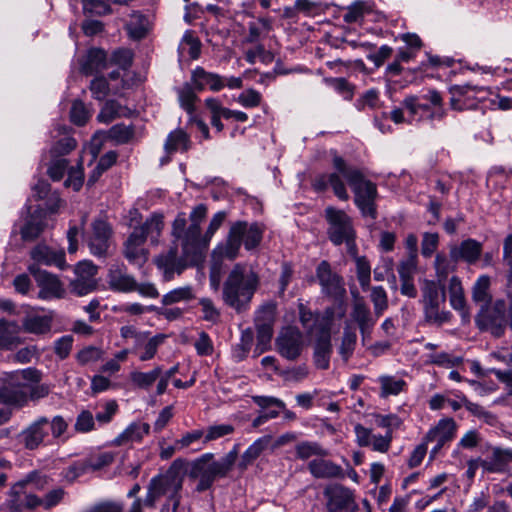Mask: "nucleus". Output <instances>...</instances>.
I'll return each mask as SVG.
<instances>
[{
    "label": "nucleus",
    "mask_w": 512,
    "mask_h": 512,
    "mask_svg": "<svg viewBox=\"0 0 512 512\" xmlns=\"http://www.w3.org/2000/svg\"><path fill=\"white\" fill-rule=\"evenodd\" d=\"M207 215V206L198 204L190 215V225L184 212H179L172 223L173 245L155 259L157 267L164 272V279L170 281L174 273L181 274L189 254H195L200 243L201 223Z\"/></svg>",
    "instance_id": "1"
},
{
    "label": "nucleus",
    "mask_w": 512,
    "mask_h": 512,
    "mask_svg": "<svg viewBox=\"0 0 512 512\" xmlns=\"http://www.w3.org/2000/svg\"><path fill=\"white\" fill-rule=\"evenodd\" d=\"M258 276L241 264L230 270L222 285V301L237 313H243L250 307L258 288Z\"/></svg>",
    "instance_id": "2"
},
{
    "label": "nucleus",
    "mask_w": 512,
    "mask_h": 512,
    "mask_svg": "<svg viewBox=\"0 0 512 512\" xmlns=\"http://www.w3.org/2000/svg\"><path fill=\"white\" fill-rule=\"evenodd\" d=\"M263 229L258 223L237 221L229 229L226 240L212 252L215 261L234 260L239 256L242 243L246 250L256 248L262 241Z\"/></svg>",
    "instance_id": "3"
},
{
    "label": "nucleus",
    "mask_w": 512,
    "mask_h": 512,
    "mask_svg": "<svg viewBox=\"0 0 512 512\" xmlns=\"http://www.w3.org/2000/svg\"><path fill=\"white\" fill-rule=\"evenodd\" d=\"M333 166L343 174L350 185L354 192V203L359 208L361 214L364 217L376 219V185L370 180H367L359 169L348 166L345 160L340 156L333 158Z\"/></svg>",
    "instance_id": "4"
},
{
    "label": "nucleus",
    "mask_w": 512,
    "mask_h": 512,
    "mask_svg": "<svg viewBox=\"0 0 512 512\" xmlns=\"http://www.w3.org/2000/svg\"><path fill=\"white\" fill-rule=\"evenodd\" d=\"M238 457L236 448L228 452L224 457L215 461L212 453H206L192 463L190 477L199 479L196 490L203 492L209 489L216 478L228 475Z\"/></svg>",
    "instance_id": "5"
},
{
    "label": "nucleus",
    "mask_w": 512,
    "mask_h": 512,
    "mask_svg": "<svg viewBox=\"0 0 512 512\" xmlns=\"http://www.w3.org/2000/svg\"><path fill=\"white\" fill-rule=\"evenodd\" d=\"M325 218L328 222L327 234L335 245L346 243L350 251H355V231L352 219L343 210L329 206L325 209Z\"/></svg>",
    "instance_id": "6"
},
{
    "label": "nucleus",
    "mask_w": 512,
    "mask_h": 512,
    "mask_svg": "<svg viewBox=\"0 0 512 512\" xmlns=\"http://www.w3.org/2000/svg\"><path fill=\"white\" fill-rule=\"evenodd\" d=\"M505 311V301L497 299L479 309L475 322L481 330L489 331L493 336L500 337L503 335L508 321L505 317Z\"/></svg>",
    "instance_id": "7"
},
{
    "label": "nucleus",
    "mask_w": 512,
    "mask_h": 512,
    "mask_svg": "<svg viewBox=\"0 0 512 512\" xmlns=\"http://www.w3.org/2000/svg\"><path fill=\"white\" fill-rule=\"evenodd\" d=\"M450 107L456 111L476 109L478 103L486 99L488 91L484 87L470 84L454 85L449 88Z\"/></svg>",
    "instance_id": "8"
},
{
    "label": "nucleus",
    "mask_w": 512,
    "mask_h": 512,
    "mask_svg": "<svg viewBox=\"0 0 512 512\" xmlns=\"http://www.w3.org/2000/svg\"><path fill=\"white\" fill-rule=\"evenodd\" d=\"M29 273L39 287L38 297L42 300L61 299L65 296V288L59 277L36 264L28 266Z\"/></svg>",
    "instance_id": "9"
},
{
    "label": "nucleus",
    "mask_w": 512,
    "mask_h": 512,
    "mask_svg": "<svg viewBox=\"0 0 512 512\" xmlns=\"http://www.w3.org/2000/svg\"><path fill=\"white\" fill-rule=\"evenodd\" d=\"M182 483V477L170 469L165 474L152 478L149 487L159 497L169 494L168 500L173 502L172 512H176L180 504L179 491L182 489Z\"/></svg>",
    "instance_id": "10"
},
{
    "label": "nucleus",
    "mask_w": 512,
    "mask_h": 512,
    "mask_svg": "<svg viewBox=\"0 0 512 512\" xmlns=\"http://www.w3.org/2000/svg\"><path fill=\"white\" fill-rule=\"evenodd\" d=\"M277 352L285 359L295 361L302 353L304 340L302 333L295 327L283 328L275 341Z\"/></svg>",
    "instance_id": "11"
},
{
    "label": "nucleus",
    "mask_w": 512,
    "mask_h": 512,
    "mask_svg": "<svg viewBox=\"0 0 512 512\" xmlns=\"http://www.w3.org/2000/svg\"><path fill=\"white\" fill-rule=\"evenodd\" d=\"M74 271L76 277L69 285L72 293L77 296H85L96 288L95 276L98 268L91 261L79 262Z\"/></svg>",
    "instance_id": "12"
},
{
    "label": "nucleus",
    "mask_w": 512,
    "mask_h": 512,
    "mask_svg": "<svg viewBox=\"0 0 512 512\" xmlns=\"http://www.w3.org/2000/svg\"><path fill=\"white\" fill-rule=\"evenodd\" d=\"M324 496L328 512H354L357 509L352 492L341 485L327 487Z\"/></svg>",
    "instance_id": "13"
},
{
    "label": "nucleus",
    "mask_w": 512,
    "mask_h": 512,
    "mask_svg": "<svg viewBox=\"0 0 512 512\" xmlns=\"http://www.w3.org/2000/svg\"><path fill=\"white\" fill-rule=\"evenodd\" d=\"M316 278L321 286L322 293L330 297L342 296L345 293L343 279L331 265L323 260L316 268Z\"/></svg>",
    "instance_id": "14"
},
{
    "label": "nucleus",
    "mask_w": 512,
    "mask_h": 512,
    "mask_svg": "<svg viewBox=\"0 0 512 512\" xmlns=\"http://www.w3.org/2000/svg\"><path fill=\"white\" fill-rule=\"evenodd\" d=\"M352 295L354 297V302L352 304L350 317L357 324L361 333L362 342L365 343L366 340L370 338L376 320L363 298L355 292H352Z\"/></svg>",
    "instance_id": "15"
},
{
    "label": "nucleus",
    "mask_w": 512,
    "mask_h": 512,
    "mask_svg": "<svg viewBox=\"0 0 512 512\" xmlns=\"http://www.w3.org/2000/svg\"><path fill=\"white\" fill-rule=\"evenodd\" d=\"M28 384L16 381L9 374L0 387V403L7 406L23 407L27 403Z\"/></svg>",
    "instance_id": "16"
},
{
    "label": "nucleus",
    "mask_w": 512,
    "mask_h": 512,
    "mask_svg": "<svg viewBox=\"0 0 512 512\" xmlns=\"http://www.w3.org/2000/svg\"><path fill=\"white\" fill-rule=\"evenodd\" d=\"M225 218H226V212H224V211H219L213 215L204 235H202L200 233V243H199L198 248L195 251V254L188 255V257L185 261V268L188 266L197 265L200 262H202V260L204 258V254H205L206 250L208 249L211 239L213 238L216 231L221 227Z\"/></svg>",
    "instance_id": "17"
},
{
    "label": "nucleus",
    "mask_w": 512,
    "mask_h": 512,
    "mask_svg": "<svg viewBox=\"0 0 512 512\" xmlns=\"http://www.w3.org/2000/svg\"><path fill=\"white\" fill-rule=\"evenodd\" d=\"M112 229L101 219L92 223V233L88 240L90 252L97 257H105L108 252Z\"/></svg>",
    "instance_id": "18"
},
{
    "label": "nucleus",
    "mask_w": 512,
    "mask_h": 512,
    "mask_svg": "<svg viewBox=\"0 0 512 512\" xmlns=\"http://www.w3.org/2000/svg\"><path fill=\"white\" fill-rule=\"evenodd\" d=\"M32 264L46 266H56L63 270L66 268L65 252L63 249H53L52 247L39 243L30 251Z\"/></svg>",
    "instance_id": "19"
},
{
    "label": "nucleus",
    "mask_w": 512,
    "mask_h": 512,
    "mask_svg": "<svg viewBox=\"0 0 512 512\" xmlns=\"http://www.w3.org/2000/svg\"><path fill=\"white\" fill-rule=\"evenodd\" d=\"M450 257L453 260L463 261L469 265L475 264L482 254L483 245L475 239H466L459 244L450 245Z\"/></svg>",
    "instance_id": "20"
},
{
    "label": "nucleus",
    "mask_w": 512,
    "mask_h": 512,
    "mask_svg": "<svg viewBox=\"0 0 512 512\" xmlns=\"http://www.w3.org/2000/svg\"><path fill=\"white\" fill-rule=\"evenodd\" d=\"M46 484L47 480L45 477L39 476L36 472H31L25 479L12 485L9 491V496L11 497L10 507L19 509L22 506L21 496L26 494L28 486H31L32 489H43Z\"/></svg>",
    "instance_id": "21"
},
{
    "label": "nucleus",
    "mask_w": 512,
    "mask_h": 512,
    "mask_svg": "<svg viewBox=\"0 0 512 512\" xmlns=\"http://www.w3.org/2000/svg\"><path fill=\"white\" fill-rule=\"evenodd\" d=\"M333 173L322 174L315 178L313 181V187L316 191H324L328 187H331L334 194L343 201H347L349 199V194L347 192L345 183L343 181L342 173H340L337 169Z\"/></svg>",
    "instance_id": "22"
},
{
    "label": "nucleus",
    "mask_w": 512,
    "mask_h": 512,
    "mask_svg": "<svg viewBox=\"0 0 512 512\" xmlns=\"http://www.w3.org/2000/svg\"><path fill=\"white\" fill-rule=\"evenodd\" d=\"M107 283L114 292L129 293L135 291L136 280L128 274L124 266L113 265L108 271Z\"/></svg>",
    "instance_id": "23"
},
{
    "label": "nucleus",
    "mask_w": 512,
    "mask_h": 512,
    "mask_svg": "<svg viewBox=\"0 0 512 512\" xmlns=\"http://www.w3.org/2000/svg\"><path fill=\"white\" fill-rule=\"evenodd\" d=\"M457 431V423L451 417H445L438 421V423L429 429L424 437L426 443L439 442L446 444L454 439Z\"/></svg>",
    "instance_id": "24"
},
{
    "label": "nucleus",
    "mask_w": 512,
    "mask_h": 512,
    "mask_svg": "<svg viewBox=\"0 0 512 512\" xmlns=\"http://www.w3.org/2000/svg\"><path fill=\"white\" fill-rule=\"evenodd\" d=\"M512 461V450L493 447L485 459H479V465L490 473L504 472Z\"/></svg>",
    "instance_id": "25"
},
{
    "label": "nucleus",
    "mask_w": 512,
    "mask_h": 512,
    "mask_svg": "<svg viewBox=\"0 0 512 512\" xmlns=\"http://www.w3.org/2000/svg\"><path fill=\"white\" fill-rule=\"evenodd\" d=\"M145 229L135 228L125 243L124 255L129 262L141 264L145 262L146 257L143 253V244L146 241Z\"/></svg>",
    "instance_id": "26"
},
{
    "label": "nucleus",
    "mask_w": 512,
    "mask_h": 512,
    "mask_svg": "<svg viewBox=\"0 0 512 512\" xmlns=\"http://www.w3.org/2000/svg\"><path fill=\"white\" fill-rule=\"evenodd\" d=\"M49 424L46 417H41L31 425H29L21 433L22 442L27 449H36L47 436V430L45 427Z\"/></svg>",
    "instance_id": "27"
},
{
    "label": "nucleus",
    "mask_w": 512,
    "mask_h": 512,
    "mask_svg": "<svg viewBox=\"0 0 512 512\" xmlns=\"http://www.w3.org/2000/svg\"><path fill=\"white\" fill-rule=\"evenodd\" d=\"M448 292L450 305L453 309L460 312L464 322H468L470 313L466 305L464 290L459 277H451L448 285Z\"/></svg>",
    "instance_id": "28"
},
{
    "label": "nucleus",
    "mask_w": 512,
    "mask_h": 512,
    "mask_svg": "<svg viewBox=\"0 0 512 512\" xmlns=\"http://www.w3.org/2000/svg\"><path fill=\"white\" fill-rule=\"evenodd\" d=\"M21 327L15 321L0 319V350H12L22 343Z\"/></svg>",
    "instance_id": "29"
},
{
    "label": "nucleus",
    "mask_w": 512,
    "mask_h": 512,
    "mask_svg": "<svg viewBox=\"0 0 512 512\" xmlns=\"http://www.w3.org/2000/svg\"><path fill=\"white\" fill-rule=\"evenodd\" d=\"M308 470L315 478H343V469L324 457L313 459L308 464Z\"/></svg>",
    "instance_id": "30"
},
{
    "label": "nucleus",
    "mask_w": 512,
    "mask_h": 512,
    "mask_svg": "<svg viewBox=\"0 0 512 512\" xmlns=\"http://www.w3.org/2000/svg\"><path fill=\"white\" fill-rule=\"evenodd\" d=\"M191 80L197 90H203L206 85L212 91H219L225 87L223 77L216 73L207 72L202 67H197L192 71Z\"/></svg>",
    "instance_id": "31"
},
{
    "label": "nucleus",
    "mask_w": 512,
    "mask_h": 512,
    "mask_svg": "<svg viewBox=\"0 0 512 512\" xmlns=\"http://www.w3.org/2000/svg\"><path fill=\"white\" fill-rule=\"evenodd\" d=\"M114 460L112 453L105 452L95 457H91L88 460L75 464L69 468V472L73 473L72 478H76L89 470L95 471L100 470L103 467L110 465Z\"/></svg>",
    "instance_id": "32"
},
{
    "label": "nucleus",
    "mask_w": 512,
    "mask_h": 512,
    "mask_svg": "<svg viewBox=\"0 0 512 512\" xmlns=\"http://www.w3.org/2000/svg\"><path fill=\"white\" fill-rule=\"evenodd\" d=\"M272 441V436L265 435L255 440L243 453L238 463L240 470H246L261 454L268 448Z\"/></svg>",
    "instance_id": "33"
},
{
    "label": "nucleus",
    "mask_w": 512,
    "mask_h": 512,
    "mask_svg": "<svg viewBox=\"0 0 512 512\" xmlns=\"http://www.w3.org/2000/svg\"><path fill=\"white\" fill-rule=\"evenodd\" d=\"M149 431L150 425L148 423L133 422L114 439V444L121 446L131 442H139Z\"/></svg>",
    "instance_id": "34"
},
{
    "label": "nucleus",
    "mask_w": 512,
    "mask_h": 512,
    "mask_svg": "<svg viewBox=\"0 0 512 512\" xmlns=\"http://www.w3.org/2000/svg\"><path fill=\"white\" fill-rule=\"evenodd\" d=\"M106 68V53L104 50L93 48L89 50L81 64V72L85 75H93Z\"/></svg>",
    "instance_id": "35"
},
{
    "label": "nucleus",
    "mask_w": 512,
    "mask_h": 512,
    "mask_svg": "<svg viewBox=\"0 0 512 512\" xmlns=\"http://www.w3.org/2000/svg\"><path fill=\"white\" fill-rule=\"evenodd\" d=\"M125 27L131 39L140 40L148 34L150 22L145 15L139 12H133Z\"/></svg>",
    "instance_id": "36"
},
{
    "label": "nucleus",
    "mask_w": 512,
    "mask_h": 512,
    "mask_svg": "<svg viewBox=\"0 0 512 512\" xmlns=\"http://www.w3.org/2000/svg\"><path fill=\"white\" fill-rule=\"evenodd\" d=\"M53 317L51 315H33L23 320L22 328L25 332L45 335L51 331Z\"/></svg>",
    "instance_id": "37"
},
{
    "label": "nucleus",
    "mask_w": 512,
    "mask_h": 512,
    "mask_svg": "<svg viewBox=\"0 0 512 512\" xmlns=\"http://www.w3.org/2000/svg\"><path fill=\"white\" fill-rule=\"evenodd\" d=\"M134 131L131 127L117 124L112 126L108 131H98L94 135V140L100 138L101 140H112L117 144H124L130 141L133 137Z\"/></svg>",
    "instance_id": "38"
},
{
    "label": "nucleus",
    "mask_w": 512,
    "mask_h": 512,
    "mask_svg": "<svg viewBox=\"0 0 512 512\" xmlns=\"http://www.w3.org/2000/svg\"><path fill=\"white\" fill-rule=\"evenodd\" d=\"M332 352L331 340L329 335H324L317 340L314 351V363L319 369L326 370L330 365V355Z\"/></svg>",
    "instance_id": "39"
},
{
    "label": "nucleus",
    "mask_w": 512,
    "mask_h": 512,
    "mask_svg": "<svg viewBox=\"0 0 512 512\" xmlns=\"http://www.w3.org/2000/svg\"><path fill=\"white\" fill-rule=\"evenodd\" d=\"M490 277L487 275L480 276L472 288V300L480 308L492 302L490 294Z\"/></svg>",
    "instance_id": "40"
},
{
    "label": "nucleus",
    "mask_w": 512,
    "mask_h": 512,
    "mask_svg": "<svg viewBox=\"0 0 512 512\" xmlns=\"http://www.w3.org/2000/svg\"><path fill=\"white\" fill-rule=\"evenodd\" d=\"M162 374V367L155 366L148 372L132 371L130 373V380L139 389L148 390L158 380Z\"/></svg>",
    "instance_id": "41"
},
{
    "label": "nucleus",
    "mask_w": 512,
    "mask_h": 512,
    "mask_svg": "<svg viewBox=\"0 0 512 512\" xmlns=\"http://www.w3.org/2000/svg\"><path fill=\"white\" fill-rule=\"evenodd\" d=\"M164 148L169 154L178 150L187 151L190 148V139L188 134L182 129L172 131L166 139Z\"/></svg>",
    "instance_id": "42"
},
{
    "label": "nucleus",
    "mask_w": 512,
    "mask_h": 512,
    "mask_svg": "<svg viewBox=\"0 0 512 512\" xmlns=\"http://www.w3.org/2000/svg\"><path fill=\"white\" fill-rule=\"evenodd\" d=\"M445 301L444 290L440 291L434 282L427 281L422 289L423 308L435 307Z\"/></svg>",
    "instance_id": "43"
},
{
    "label": "nucleus",
    "mask_w": 512,
    "mask_h": 512,
    "mask_svg": "<svg viewBox=\"0 0 512 512\" xmlns=\"http://www.w3.org/2000/svg\"><path fill=\"white\" fill-rule=\"evenodd\" d=\"M357 344V334L349 325H346L341 338L338 352L341 358L347 362L354 353Z\"/></svg>",
    "instance_id": "44"
},
{
    "label": "nucleus",
    "mask_w": 512,
    "mask_h": 512,
    "mask_svg": "<svg viewBox=\"0 0 512 512\" xmlns=\"http://www.w3.org/2000/svg\"><path fill=\"white\" fill-rule=\"evenodd\" d=\"M120 335L125 340H132L133 347L131 349V353H138L142 348L143 344L149 339V332H142L136 329V327L132 325L122 326L120 328Z\"/></svg>",
    "instance_id": "45"
},
{
    "label": "nucleus",
    "mask_w": 512,
    "mask_h": 512,
    "mask_svg": "<svg viewBox=\"0 0 512 512\" xmlns=\"http://www.w3.org/2000/svg\"><path fill=\"white\" fill-rule=\"evenodd\" d=\"M295 452L296 457L301 460H307L313 456L325 457L328 455L327 450H325L320 444L310 441L298 443L295 447Z\"/></svg>",
    "instance_id": "46"
},
{
    "label": "nucleus",
    "mask_w": 512,
    "mask_h": 512,
    "mask_svg": "<svg viewBox=\"0 0 512 512\" xmlns=\"http://www.w3.org/2000/svg\"><path fill=\"white\" fill-rule=\"evenodd\" d=\"M372 6L366 1H356L347 8V12L343 15L346 23H355L363 19L366 14L371 13Z\"/></svg>",
    "instance_id": "47"
},
{
    "label": "nucleus",
    "mask_w": 512,
    "mask_h": 512,
    "mask_svg": "<svg viewBox=\"0 0 512 512\" xmlns=\"http://www.w3.org/2000/svg\"><path fill=\"white\" fill-rule=\"evenodd\" d=\"M457 263L458 261L453 260L450 256L448 258L443 254H437L434 261V267L438 281H444L451 272L456 271Z\"/></svg>",
    "instance_id": "48"
},
{
    "label": "nucleus",
    "mask_w": 512,
    "mask_h": 512,
    "mask_svg": "<svg viewBox=\"0 0 512 512\" xmlns=\"http://www.w3.org/2000/svg\"><path fill=\"white\" fill-rule=\"evenodd\" d=\"M381 385V396L388 397L390 395H398L406 386V382L401 378L393 376L379 377Z\"/></svg>",
    "instance_id": "49"
},
{
    "label": "nucleus",
    "mask_w": 512,
    "mask_h": 512,
    "mask_svg": "<svg viewBox=\"0 0 512 512\" xmlns=\"http://www.w3.org/2000/svg\"><path fill=\"white\" fill-rule=\"evenodd\" d=\"M194 298L191 286H184L173 289L162 297L164 305H172L181 301H188Z\"/></svg>",
    "instance_id": "50"
},
{
    "label": "nucleus",
    "mask_w": 512,
    "mask_h": 512,
    "mask_svg": "<svg viewBox=\"0 0 512 512\" xmlns=\"http://www.w3.org/2000/svg\"><path fill=\"white\" fill-rule=\"evenodd\" d=\"M180 49L182 52H187L192 59H197L201 53V43L193 32L186 31L181 40Z\"/></svg>",
    "instance_id": "51"
},
{
    "label": "nucleus",
    "mask_w": 512,
    "mask_h": 512,
    "mask_svg": "<svg viewBox=\"0 0 512 512\" xmlns=\"http://www.w3.org/2000/svg\"><path fill=\"white\" fill-rule=\"evenodd\" d=\"M423 309L425 321L430 324L441 326L443 323L451 320L452 314L449 311L440 310V305Z\"/></svg>",
    "instance_id": "52"
},
{
    "label": "nucleus",
    "mask_w": 512,
    "mask_h": 512,
    "mask_svg": "<svg viewBox=\"0 0 512 512\" xmlns=\"http://www.w3.org/2000/svg\"><path fill=\"white\" fill-rule=\"evenodd\" d=\"M122 106L115 100L107 101L99 114L97 115L98 121L102 123H110L117 117L122 115Z\"/></svg>",
    "instance_id": "53"
},
{
    "label": "nucleus",
    "mask_w": 512,
    "mask_h": 512,
    "mask_svg": "<svg viewBox=\"0 0 512 512\" xmlns=\"http://www.w3.org/2000/svg\"><path fill=\"white\" fill-rule=\"evenodd\" d=\"M164 339L165 336L163 334H158L147 339L142 346L143 351H139L137 353L139 354V359L141 361H148L154 358V356L157 353L158 347L163 343Z\"/></svg>",
    "instance_id": "54"
},
{
    "label": "nucleus",
    "mask_w": 512,
    "mask_h": 512,
    "mask_svg": "<svg viewBox=\"0 0 512 512\" xmlns=\"http://www.w3.org/2000/svg\"><path fill=\"white\" fill-rule=\"evenodd\" d=\"M371 301L374 306V314L379 317L388 308L387 293L382 286H375L371 290Z\"/></svg>",
    "instance_id": "55"
},
{
    "label": "nucleus",
    "mask_w": 512,
    "mask_h": 512,
    "mask_svg": "<svg viewBox=\"0 0 512 512\" xmlns=\"http://www.w3.org/2000/svg\"><path fill=\"white\" fill-rule=\"evenodd\" d=\"M357 279L363 290H367L370 286L371 267L367 259L363 256L356 257Z\"/></svg>",
    "instance_id": "56"
},
{
    "label": "nucleus",
    "mask_w": 512,
    "mask_h": 512,
    "mask_svg": "<svg viewBox=\"0 0 512 512\" xmlns=\"http://www.w3.org/2000/svg\"><path fill=\"white\" fill-rule=\"evenodd\" d=\"M201 306L202 318L213 324L220 321L221 313L220 310L215 306L214 302L210 298H201L199 300Z\"/></svg>",
    "instance_id": "57"
},
{
    "label": "nucleus",
    "mask_w": 512,
    "mask_h": 512,
    "mask_svg": "<svg viewBox=\"0 0 512 512\" xmlns=\"http://www.w3.org/2000/svg\"><path fill=\"white\" fill-rule=\"evenodd\" d=\"M257 330V347L259 353H263L269 347L273 336V325L255 324Z\"/></svg>",
    "instance_id": "58"
},
{
    "label": "nucleus",
    "mask_w": 512,
    "mask_h": 512,
    "mask_svg": "<svg viewBox=\"0 0 512 512\" xmlns=\"http://www.w3.org/2000/svg\"><path fill=\"white\" fill-rule=\"evenodd\" d=\"M461 400L464 404V407L475 417L489 424H492L495 421L494 415L485 410L481 405L469 401L466 396H462Z\"/></svg>",
    "instance_id": "59"
},
{
    "label": "nucleus",
    "mask_w": 512,
    "mask_h": 512,
    "mask_svg": "<svg viewBox=\"0 0 512 512\" xmlns=\"http://www.w3.org/2000/svg\"><path fill=\"white\" fill-rule=\"evenodd\" d=\"M44 228L45 224L42 221L32 218L22 227L21 237L25 241L34 240L44 231Z\"/></svg>",
    "instance_id": "60"
},
{
    "label": "nucleus",
    "mask_w": 512,
    "mask_h": 512,
    "mask_svg": "<svg viewBox=\"0 0 512 512\" xmlns=\"http://www.w3.org/2000/svg\"><path fill=\"white\" fill-rule=\"evenodd\" d=\"M75 147V139L65 135L52 146L49 153L51 157H61L70 153L73 149H75Z\"/></svg>",
    "instance_id": "61"
},
{
    "label": "nucleus",
    "mask_w": 512,
    "mask_h": 512,
    "mask_svg": "<svg viewBox=\"0 0 512 512\" xmlns=\"http://www.w3.org/2000/svg\"><path fill=\"white\" fill-rule=\"evenodd\" d=\"M89 89L92 93L93 98L99 101L104 100L110 91L108 81L103 76L95 77L90 82Z\"/></svg>",
    "instance_id": "62"
},
{
    "label": "nucleus",
    "mask_w": 512,
    "mask_h": 512,
    "mask_svg": "<svg viewBox=\"0 0 512 512\" xmlns=\"http://www.w3.org/2000/svg\"><path fill=\"white\" fill-rule=\"evenodd\" d=\"M68 167V160L61 157H51L47 173L54 181H59L64 176Z\"/></svg>",
    "instance_id": "63"
},
{
    "label": "nucleus",
    "mask_w": 512,
    "mask_h": 512,
    "mask_svg": "<svg viewBox=\"0 0 512 512\" xmlns=\"http://www.w3.org/2000/svg\"><path fill=\"white\" fill-rule=\"evenodd\" d=\"M180 105L189 113L194 110V102L197 99L190 84L186 83L178 90Z\"/></svg>",
    "instance_id": "64"
}]
</instances>
